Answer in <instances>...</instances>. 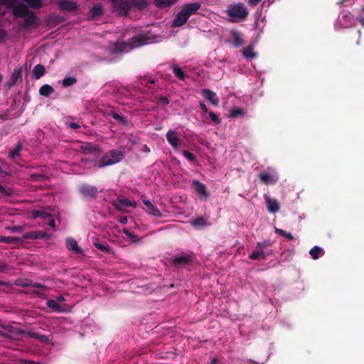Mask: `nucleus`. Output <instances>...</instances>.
Masks as SVG:
<instances>
[{"label":"nucleus","mask_w":364,"mask_h":364,"mask_svg":"<svg viewBox=\"0 0 364 364\" xmlns=\"http://www.w3.org/2000/svg\"><path fill=\"white\" fill-rule=\"evenodd\" d=\"M124 158V151L121 149H111L105 153L100 159L97 167L99 168L114 165L120 162Z\"/></svg>","instance_id":"1"},{"label":"nucleus","mask_w":364,"mask_h":364,"mask_svg":"<svg viewBox=\"0 0 364 364\" xmlns=\"http://www.w3.org/2000/svg\"><path fill=\"white\" fill-rule=\"evenodd\" d=\"M226 13L228 16L232 18V22L244 21L248 16V11L242 4H230Z\"/></svg>","instance_id":"2"},{"label":"nucleus","mask_w":364,"mask_h":364,"mask_svg":"<svg viewBox=\"0 0 364 364\" xmlns=\"http://www.w3.org/2000/svg\"><path fill=\"white\" fill-rule=\"evenodd\" d=\"M78 192L82 198L87 200H95L101 191L98 188L90 184L82 183L78 187Z\"/></svg>","instance_id":"3"},{"label":"nucleus","mask_w":364,"mask_h":364,"mask_svg":"<svg viewBox=\"0 0 364 364\" xmlns=\"http://www.w3.org/2000/svg\"><path fill=\"white\" fill-rule=\"evenodd\" d=\"M192 261L193 257L191 255L184 252L174 255L171 259V263L176 268L184 267Z\"/></svg>","instance_id":"4"},{"label":"nucleus","mask_w":364,"mask_h":364,"mask_svg":"<svg viewBox=\"0 0 364 364\" xmlns=\"http://www.w3.org/2000/svg\"><path fill=\"white\" fill-rule=\"evenodd\" d=\"M148 33H140L133 36L130 39V43L132 48H137L151 43Z\"/></svg>","instance_id":"5"},{"label":"nucleus","mask_w":364,"mask_h":364,"mask_svg":"<svg viewBox=\"0 0 364 364\" xmlns=\"http://www.w3.org/2000/svg\"><path fill=\"white\" fill-rule=\"evenodd\" d=\"M193 187L198 196L200 198H208L210 196L205 185L197 180L193 181Z\"/></svg>","instance_id":"6"},{"label":"nucleus","mask_w":364,"mask_h":364,"mask_svg":"<svg viewBox=\"0 0 364 364\" xmlns=\"http://www.w3.org/2000/svg\"><path fill=\"white\" fill-rule=\"evenodd\" d=\"M264 198L267 204V210L269 213H274L279 210L280 205L277 199L272 198L267 194L264 195Z\"/></svg>","instance_id":"7"},{"label":"nucleus","mask_w":364,"mask_h":364,"mask_svg":"<svg viewBox=\"0 0 364 364\" xmlns=\"http://www.w3.org/2000/svg\"><path fill=\"white\" fill-rule=\"evenodd\" d=\"M189 18L188 14L183 10V9L176 14L173 21V27H181L183 26Z\"/></svg>","instance_id":"8"},{"label":"nucleus","mask_w":364,"mask_h":364,"mask_svg":"<svg viewBox=\"0 0 364 364\" xmlns=\"http://www.w3.org/2000/svg\"><path fill=\"white\" fill-rule=\"evenodd\" d=\"M46 233L44 231L41 230H35L28 232H26L23 235L21 239L22 242L23 240H37V239H43L46 237Z\"/></svg>","instance_id":"9"},{"label":"nucleus","mask_w":364,"mask_h":364,"mask_svg":"<svg viewBox=\"0 0 364 364\" xmlns=\"http://www.w3.org/2000/svg\"><path fill=\"white\" fill-rule=\"evenodd\" d=\"M201 93L202 95L213 105L218 106L219 105V98L213 91L208 89H203L201 90Z\"/></svg>","instance_id":"10"},{"label":"nucleus","mask_w":364,"mask_h":364,"mask_svg":"<svg viewBox=\"0 0 364 364\" xmlns=\"http://www.w3.org/2000/svg\"><path fill=\"white\" fill-rule=\"evenodd\" d=\"M58 6L62 11L66 12H74L77 9V4L70 1H60L58 3Z\"/></svg>","instance_id":"11"},{"label":"nucleus","mask_w":364,"mask_h":364,"mask_svg":"<svg viewBox=\"0 0 364 364\" xmlns=\"http://www.w3.org/2000/svg\"><path fill=\"white\" fill-rule=\"evenodd\" d=\"M230 34L232 38V45L234 48H240L244 44L245 42L241 33L236 30H231Z\"/></svg>","instance_id":"12"},{"label":"nucleus","mask_w":364,"mask_h":364,"mask_svg":"<svg viewBox=\"0 0 364 364\" xmlns=\"http://www.w3.org/2000/svg\"><path fill=\"white\" fill-rule=\"evenodd\" d=\"M166 139L168 142L171 144V146L174 148L177 149L179 145V139L177 136V134L176 132L173 130H168V132L166 134Z\"/></svg>","instance_id":"13"},{"label":"nucleus","mask_w":364,"mask_h":364,"mask_svg":"<svg viewBox=\"0 0 364 364\" xmlns=\"http://www.w3.org/2000/svg\"><path fill=\"white\" fill-rule=\"evenodd\" d=\"M200 3L193 2L185 4L182 9L190 17L191 16L196 14V12L200 8Z\"/></svg>","instance_id":"14"},{"label":"nucleus","mask_w":364,"mask_h":364,"mask_svg":"<svg viewBox=\"0 0 364 364\" xmlns=\"http://www.w3.org/2000/svg\"><path fill=\"white\" fill-rule=\"evenodd\" d=\"M26 333H26L22 329L14 326L10 333H9L7 335L6 338L14 341H18L21 340V338Z\"/></svg>","instance_id":"15"},{"label":"nucleus","mask_w":364,"mask_h":364,"mask_svg":"<svg viewBox=\"0 0 364 364\" xmlns=\"http://www.w3.org/2000/svg\"><path fill=\"white\" fill-rule=\"evenodd\" d=\"M28 12V7L23 4L16 5L13 9V14L17 18L24 17Z\"/></svg>","instance_id":"16"},{"label":"nucleus","mask_w":364,"mask_h":364,"mask_svg":"<svg viewBox=\"0 0 364 364\" xmlns=\"http://www.w3.org/2000/svg\"><path fill=\"white\" fill-rule=\"evenodd\" d=\"M66 247L69 250L74 252L75 254H81L82 252L77 241L72 237L66 240Z\"/></svg>","instance_id":"17"},{"label":"nucleus","mask_w":364,"mask_h":364,"mask_svg":"<svg viewBox=\"0 0 364 364\" xmlns=\"http://www.w3.org/2000/svg\"><path fill=\"white\" fill-rule=\"evenodd\" d=\"M26 335L28 337L37 339L42 343H48L50 341V338L48 336L41 334L37 332H27Z\"/></svg>","instance_id":"18"},{"label":"nucleus","mask_w":364,"mask_h":364,"mask_svg":"<svg viewBox=\"0 0 364 364\" xmlns=\"http://www.w3.org/2000/svg\"><path fill=\"white\" fill-rule=\"evenodd\" d=\"M26 335L28 337L37 339L42 343H48L50 341V338L48 336L41 334L37 332H27Z\"/></svg>","instance_id":"19"},{"label":"nucleus","mask_w":364,"mask_h":364,"mask_svg":"<svg viewBox=\"0 0 364 364\" xmlns=\"http://www.w3.org/2000/svg\"><path fill=\"white\" fill-rule=\"evenodd\" d=\"M24 17V26L26 28L31 27L35 24L37 21L36 15L31 11H29V12Z\"/></svg>","instance_id":"20"},{"label":"nucleus","mask_w":364,"mask_h":364,"mask_svg":"<svg viewBox=\"0 0 364 364\" xmlns=\"http://www.w3.org/2000/svg\"><path fill=\"white\" fill-rule=\"evenodd\" d=\"M22 78V68L15 69L11 75V78L9 82L10 86L14 85L18 80Z\"/></svg>","instance_id":"21"},{"label":"nucleus","mask_w":364,"mask_h":364,"mask_svg":"<svg viewBox=\"0 0 364 364\" xmlns=\"http://www.w3.org/2000/svg\"><path fill=\"white\" fill-rule=\"evenodd\" d=\"M80 149L85 154H94L99 151V146L91 143H85L80 146Z\"/></svg>","instance_id":"22"},{"label":"nucleus","mask_w":364,"mask_h":364,"mask_svg":"<svg viewBox=\"0 0 364 364\" xmlns=\"http://www.w3.org/2000/svg\"><path fill=\"white\" fill-rule=\"evenodd\" d=\"M178 0H154V4L157 8H167L175 4Z\"/></svg>","instance_id":"23"},{"label":"nucleus","mask_w":364,"mask_h":364,"mask_svg":"<svg viewBox=\"0 0 364 364\" xmlns=\"http://www.w3.org/2000/svg\"><path fill=\"white\" fill-rule=\"evenodd\" d=\"M46 304L48 307L52 309L54 312L60 313L64 311L63 306L59 304V303L56 300L48 299L46 301Z\"/></svg>","instance_id":"24"},{"label":"nucleus","mask_w":364,"mask_h":364,"mask_svg":"<svg viewBox=\"0 0 364 364\" xmlns=\"http://www.w3.org/2000/svg\"><path fill=\"white\" fill-rule=\"evenodd\" d=\"M46 73L45 67L41 64L34 66L33 70V77L36 80L40 79Z\"/></svg>","instance_id":"25"},{"label":"nucleus","mask_w":364,"mask_h":364,"mask_svg":"<svg viewBox=\"0 0 364 364\" xmlns=\"http://www.w3.org/2000/svg\"><path fill=\"white\" fill-rule=\"evenodd\" d=\"M259 178L265 184L272 183L276 181V179L270 173L263 171L259 174Z\"/></svg>","instance_id":"26"},{"label":"nucleus","mask_w":364,"mask_h":364,"mask_svg":"<svg viewBox=\"0 0 364 364\" xmlns=\"http://www.w3.org/2000/svg\"><path fill=\"white\" fill-rule=\"evenodd\" d=\"M249 258L252 260H262L265 258V254L262 250L256 247V250L249 255Z\"/></svg>","instance_id":"27"},{"label":"nucleus","mask_w":364,"mask_h":364,"mask_svg":"<svg viewBox=\"0 0 364 364\" xmlns=\"http://www.w3.org/2000/svg\"><path fill=\"white\" fill-rule=\"evenodd\" d=\"M130 3L132 9H137L140 11L146 9L148 5L146 0H130Z\"/></svg>","instance_id":"28"},{"label":"nucleus","mask_w":364,"mask_h":364,"mask_svg":"<svg viewBox=\"0 0 364 364\" xmlns=\"http://www.w3.org/2000/svg\"><path fill=\"white\" fill-rule=\"evenodd\" d=\"M54 92V89L52 86L48 84H45L39 89V94L41 96L49 97Z\"/></svg>","instance_id":"29"},{"label":"nucleus","mask_w":364,"mask_h":364,"mask_svg":"<svg viewBox=\"0 0 364 364\" xmlns=\"http://www.w3.org/2000/svg\"><path fill=\"white\" fill-rule=\"evenodd\" d=\"M109 114L112 116L116 121H117L119 124L124 126L128 125L129 120L127 117L120 115L114 112H111Z\"/></svg>","instance_id":"30"},{"label":"nucleus","mask_w":364,"mask_h":364,"mask_svg":"<svg viewBox=\"0 0 364 364\" xmlns=\"http://www.w3.org/2000/svg\"><path fill=\"white\" fill-rule=\"evenodd\" d=\"M123 207H135V205L133 202L127 198L119 199L118 204L116 205V208L118 210H122Z\"/></svg>","instance_id":"31"},{"label":"nucleus","mask_w":364,"mask_h":364,"mask_svg":"<svg viewBox=\"0 0 364 364\" xmlns=\"http://www.w3.org/2000/svg\"><path fill=\"white\" fill-rule=\"evenodd\" d=\"M243 55L246 58H255L257 57V53L254 51V46L250 45L243 50Z\"/></svg>","instance_id":"32"},{"label":"nucleus","mask_w":364,"mask_h":364,"mask_svg":"<svg viewBox=\"0 0 364 364\" xmlns=\"http://www.w3.org/2000/svg\"><path fill=\"white\" fill-rule=\"evenodd\" d=\"M21 149L22 143L21 141H18L17 144L10 150L9 156L13 159L16 158V156H18Z\"/></svg>","instance_id":"33"},{"label":"nucleus","mask_w":364,"mask_h":364,"mask_svg":"<svg viewBox=\"0 0 364 364\" xmlns=\"http://www.w3.org/2000/svg\"><path fill=\"white\" fill-rule=\"evenodd\" d=\"M173 73L176 77H177L180 80H184L186 77V73L182 70L181 68H179L177 65H173Z\"/></svg>","instance_id":"34"},{"label":"nucleus","mask_w":364,"mask_h":364,"mask_svg":"<svg viewBox=\"0 0 364 364\" xmlns=\"http://www.w3.org/2000/svg\"><path fill=\"white\" fill-rule=\"evenodd\" d=\"M4 242L7 244H13L19 245L22 244V239L21 237H11V236H4Z\"/></svg>","instance_id":"35"},{"label":"nucleus","mask_w":364,"mask_h":364,"mask_svg":"<svg viewBox=\"0 0 364 364\" xmlns=\"http://www.w3.org/2000/svg\"><path fill=\"white\" fill-rule=\"evenodd\" d=\"M33 216L34 218H41L44 220H46L50 218L51 215L45 210H34L33 212Z\"/></svg>","instance_id":"36"},{"label":"nucleus","mask_w":364,"mask_h":364,"mask_svg":"<svg viewBox=\"0 0 364 364\" xmlns=\"http://www.w3.org/2000/svg\"><path fill=\"white\" fill-rule=\"evenodd\" d=\"M322 252V249L318 246H315L309 251V254L314 259L319 258Z\"/></svg>","instance_id":"37"},{"label":"nucleus","mask_w":364,"mask_h":364,"mask_svg":"<svg viewBox=\"0 0 364 364\" xmlns=\"http://www.w3.org/2000/svg\"><path fill=\"white\" fill-rule=\"evenodd\" d=\"M145 210L149 214L152 215L154 216L159 217L161 215L160 210L157 208V207H156L153 204H151V206H149L147 208H145Z\"/></svg>","instance_id":"38"},{"label":"nucleus","mask_w":364,"mask_h":364,"mask_svg":"<svg viewBox=\"0 0 364 364\" xmlns=\"http://www.w3.org/2000/svg\"><path fill=\"white\" fill-rule=\"evenodd\" d=\"M77 82V79L74 77H65L62 82L63 86L65 87L71 86Z\"/></svg>","instance_id":"39"},{"label":"nucleus","mask_w":364,"mask_h":364,"mask_svg":"<svg viewBox=\"0 0 364 364\" xmlns=\"http://www.w3.org/2000/svg\"><path fill=\"white\" fill-rule=\"evenodd\" d=\"M29 7L33 9H40L42 6L41 0H24Z\"/></svg>","instance_id":"40"},{"label":"nucleus","mask_w":364,"mask_h":364,"mask_svg":"<svg viewBox=\"0 0 364 364\" xmlns=\"http://www.w3.org/2000/svg\"><path fill=\"white\" fill-rule=\"evenodd\" d=\"M244 114L245 113H244V111L242 109L235 108L231 110L230 116L232 118H237V117L243 116Z\"/></svg>","instance_id":"41"},{"label":"nucleus","mask_w":364,"mask_h":364,"mask_svg":"<svg viewBox=\"0 0 364 364\" xmlns=\"http://www.w3.org/2000/svg\"><path fill=\"white\" fill-rule=\"evenodd\" d=\"M275 232L277 234H279V235H282V236H284V237H287L289 240H294V236L292 235L291 233L290 232H287L285 230H282V229H279V228H275Z\"/></svg>","instance_id":"42"},{"label":"nucleus","mask_w":364,"mask_h":364,"mask_svg":"<svg viewBox=\"0 0 364 364\" xmlns=\"http://www.w3.org/2000/svg\"><path fill=\"white\" fill-rule=\"evenodd\" d=\"M90 14L92 16H97L102 14V10L101 6H95L91 8L90 9Z\"/></svg>","instance_id":"43"},{"label":"nucleus","mask_w":364,"mask_h":364,"mask_svg":"<svg viewBox=\"0 0 364 364\" xmlns=\"http://www.w3.org/2000/svg\"><path fill=\"white\" fill-rule=\"evenodd\" d=\"M342 19L344 21L343 23V26L349 27L352 25V18L350 14H345L342 16Z\"/></svg>","instance_id":"44"},{"label":"nucleus","mask_w":364,"mask_h":364,"mask_svg":"<svg viewBox=\"0 0 364 364\" xmlns=\"http://www.w3.org/2000/svg\"><path fill=\"white\" fill-rule=\"evenodd\" d=\"M272 245V242L269 240H264L262 242H258L257 243V248L261 249L264 251V249L270 247Z\"/></svg>","instance_id":"45"},{"label":"nucleus","mask_w":364,"mask_h":364,"mask_svg":"<svg viewBox=\"0 0 364 364\" xmlns=\"http://www.w3.org/2000/svg\"><path fill=\"white\" fill-rule=\"evenodd\" d=\"M94 245L96 248L100 250L102 252H107L109 251V247L103 243H100L99 242H95Z\"/></svg>","instance_id":"46"},{"label":"nucleus","mask_w":364,"mask_h":364,"mask_svg":"<svg viewBox=\"0 0 364 364\" xmlns=\"http://www.w3.org/2000/svg\"><path fill=\"white\" fill-rule=\"evenodd\" d=\"M191 223L194 226H203L205 225L206 223L205 220L203 218L199 217L193 220Z\"/></svg>","instance_id":"47"},{"label":"nucleus","mask_w":364,"mask_h":364,"mask_svg":"<svg viewBox=\"0 0 364 364\" xmlns=\"http://www.w3.org/2000/svg\"><path fill=\"white\" fill-rule=\"evenodd\" d=\"M183 154L190 161H196V156L193 154H192L191 152H190L189 151L183 150Z\"/></svg>","instance_id":"48"},{"label":"nucleus","mask_w":364,"mask_h":364,"mask_svg":"<svg viewBox=\"0 0 364 364\" xmlns=\"http://www.w3.org/2000/svg\"><path fill=\"white\" fill-rule=\"evenodd\" d=\"M120 8L123 10H124L125 11H128L129 10L132 9V6H131V3H130V0H127V1H124L122 2H121L120 4Z\"/></svg>","instance_id":"49"},{"label":"nucleus","mask_w":364,"mask_h":364,"mask_svg":"<svg viewBox=\"0 0 364 364\" xmlns=\"http://www.w3.org/2000/svg\"><path fill=\"white\" fill-rule=\"evenodd\" d=\"M6 230L11 231V232H22L24 230L23 227L22 226H8L6 228Z\"/></svg>","instance_id":"50"},{"label":"nucleus","mask_w":364,"mask_h":364,"mask_svg":"<svg viewBox=\"0 0 364 364\" xmlns=\"http://www.w3.org/2000/svg\"><path fill=\"white\" fill-rule=\"evenodd\" d=\"M14 326L9 324L0 323V328L3 330L4 333L6 334V336L10 333L11 330Z\"/></svg>","instance_id":"51"},{"label":"nucleus","mask_w":364,"mask_h":364,"mask_svg":"<svg viewBox=\"0 0 364 364\" xmlns=\"http://www.w3.org/2000/svg\"><path fill=\"white\" fill-rule=\"evenodd\" d=\"M209 116L211 119V120L215 123L216 124H218L220 123L221 120L218 117V116L214 113L213 112H209Z\"/></svg>","instance_id":"52"},{"label":"nucleus","mask_w":364,"mask_h":364,"mask_svg":"<svg viewBox=\"0 0 364 364\" xmlns=\"http://www.w3.org/2000/svg\"><path fill=\"white\" fill-rule=\"evenodd\" d=\"M31 287L33 288V289H40L41 291H44V290L46 289V287L45 285L41 284L38 283V282H33L32 281H31Z\"/></svg>","instance_id":"53"},{"label":"nucleus","mask_w":364,"mask_h":364,"mask_svg":"<svg viewBox=\"0 0 364 364\" xmlns=\"http://www.w3.org/2000/svg\"><path fill=\"white\" fill-rule=\"evenodd\" d=\"M31 178L37 181H43L46 178V176L43 174L36 173L31 176Z\"/></svg>","instance_id":"54"},{"label":"nucleus","mask_w":364,"mask_h":364,"mask_svg":"<svg viewBox=\"0 0 364 364\" xmlns=\"http://www.w3.org/2000/svg\"><path fill=\"white\" fill-rule=\"evenodd\" d=\"M0 193L9 196L11 195V191L0 185Z\"/></svg>","instance_id":"55"},{"label":"nucleus","mask_w":364,"mask_h":364,"mask_svg":"<svg viewBox=\"0 0 364 364\" xmlns=\"http://www.w3.org/2000/svg\"><path fill=\"white\" fill-rule=\"evenodd\" d=\"M31 280L26 279L23 282L17 283V285L21 286L22 287H31Z\"/></svg>","instance_id":"56"},{"label":"nucleus","mask_w":364,"mask_h":364,"mask_svg":"<svg viewBox=\"0 0 364 364\" xmlns=\"http://www.w3.org/2000/svg\"><path fill=\"white\" fill-rule=\"evenodd\" d=\"M159 102L164 105H166L169 103V100L167 97L161 96L159 98Z\"/></svg>","instance_id":"57"},{"label":"nucleus","mask_w":364,"mask_h":364,"mask_svg":"<svg viewBox=\"0 0 364 364\" xmlns=\"http://www.w3.org/2000/svg\"><path fill=\"white\" fill-rule=\"evenodd\" d=\"M123 232L129 237V238H135V235L134 234L132 233L131 232H129L128 230L127 229H124L123 230Z\"/></svg>","instance_id":"58"},{"label":"nucleus","mask_w":364,"mask_h":364,"mask_svg":"<svg viewBox=\"0 0 364 364\" xmlns=\"http://www.w3.org/2000/svg\"><path fill=\"white\" fill-rule=\"evenodd\" d=\"M48 225L50 228H55V220L53 218H52L51 217L50 218H48Z\"/></svg>","instance_id":"59"},{"label":"nucleus","mask_w":364,"mask_h":364,"mask_svg":"<svg viewBox=\"0 0 364 364\" xmlns=\"http://www.w3.org/2000/svg\"><path fill=\"white\" fill-rule=\"evenodd\" d=\"M199 105H200V108L205 113L208 112V107L207 106L205 105V104L204 102H200L199 103Z\"/></svg>","instance_id":"60"},{"label":"nucleus","mask_w":364,"mask_h":364,"mask_svg":"<svg viewBox=\"0 0 364 364\" xmlns=\"http://www.w3.org/2000/svg\"><path fill=\"white\" fill-rule=\"evenodd\" d=\"M262 0H249L248 4L251 6H255L257 5Z\"/></svg>","instance_id":"61"},{"label":"nucleus","mask_w":364,"mask_h":364,"mask_svg":"<svg viewBox=\"0 0 364 364\" xmlns=\"http://www.w3.org/2000/svg\"><path fill=\"white\" fill-rule=\"evenodd\" d=\"M69 127L73 129H77L80 127V126L75 122L70 123Z\"/></svg>","instance_id":"62"},{"label":"nucleus","mask_w":364,"mask_h":364,"mask_svg":"<svg viewBox=\"0 0 364 364\" xmlns=\"http://www.w3.org/2000/svg\"><path fill=\"white\" fill-rule=\"evenodd\" d=\"M119 222L122 224H126L127 223V218L125 216L121 217Z\"/></svg>","instance_id":"63"},{"label":"nucleus","mask_w":364,"mask_h":364,"mask_svg":"<svg viewBox=\"0 0 364 364\" xmlns=\"http://www.w3.org/2000/svg\"><path fill=\"white\" fill-rule=\"evenodd\" d=\"M142 202L145 205L146 208H147L149 206H151V204H152L149 200L146 199H143Z\"/></svg>","instance_id":"64"}]
</instances>
